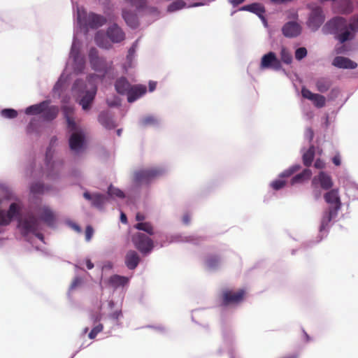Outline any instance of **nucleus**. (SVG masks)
Segmentation results:
<instances>
[{
	"instance_id": "obj_18",
	"label": "nucleus",
	"mask_w": 358,
	"mask_h": 358,
	"mask_svg": "<svg viewBox=\"0 0 358 358\" xmlns=\"http://www.w3.org/2000/svg\"><path fill=\"white\" fill-rule=\"evenodd\" d=\"M332 64L338 68L350 69H354L357 66L356 62L347 57L341 56L336 57L333 60Z\"/></svg>"
},
{
	"instance_id": "obj_56",
	"label": "nucleus",
	"mask_w": 358,
	"mask_h": 358,
	"mask_svg": "<svg viewBox=\"0 0 358 358\" xmlns=\"http://www.w3.org/2000/svg\"><path fill=\"white\" fill-rule=\"evenodd\" d=\"M332 162L333 163L336 165V166H340L341 165V157L339 155H335L333 159H332Z\"/></svg>"
},
{
	"instance_id": "obj_11",
	"label": "nucleus",
	"mask_w": 358,
	"mask_h": 358,
	"mask_svg": "<svg viewBox=\"0 0 358 358\" xmlns=\"http://www.w3.org/2000/svg\"><path fill=\"white\" fill-rule=\"evenodd\" d=\"M324 15L322 8L320 6H316L311 10L310 13L308 26L313 30L316 31L324 22Z\"/></svg>"
},
{
	"instance_id": "obj_17",
	"label": "nucleus",
	"mask_w": 358,
	"mask_h": 358,
	"mask_svg": "<svg viewBox=\"0 0 358 358\" xmlns=\"http://www.w3.org/2000/svg\"><path fill=\"white\" fill-rule=\"evenodd\" d=\"M83 196L85 199L91 201L92 205L98 208H102L106 200V197L103 194L99 193L91 194L88 192H85Z\"/></svg>"
},
{
	"instance_id": "obj_20",
	"label": "nucleus",
	"mask_w": 358,
	"mask_h": 358,
	"mask_svg": "<svg viewBox=\"0 0 358 358\" xmlns=\"http://www.w3.org/2000/svg\"><path fill=\"white\" fill-rule=\"evenodd\" d=\"M140 262L138 253L134 250H129L125 256L124 262L129 269L134 270L137 267Z\"/></svg>"
},
{
	"instance_id": "obj_52",
	"label": "nucleus",
	"mask_w": 358,
	"mask_h": 358,
	"mask_svg": "<svg viewBox=\"0 0 358 358\" xmlns=\"http://www.w3.org/2000/svg\"><path fill=\"white\" fill-rule=\"evenodd\" d=\"M94 234V229L92 227L87 226L85 229V240L87 241H90L93 236Z\"/></svg>"
},
{
	"instance_id": "obj_5",
	"label": "nucleus",
	"mask_w": 358,
	"mask_h": 358,
	"mask_svg": "<svg viewBox=\"0 0 358 358\" xmlns=\"http://www.w3.org/2000/svg\"><path fill=\"white\" fill-rule=\"evenodd\" d=\"M245 295V291L243 289L237 291L226 289L222 292L221 305L222 306H229L239 304L243 301Z\"/></svg>"
},
{
	"instance_id": "obj_54",
	"label": "nucleus",
	"mask_w": 358,
	"mask_h": 358,
	"mask_svg": "<svg viewBox=\"0 0 358 358\" xmlns=\"http://www.w3.org/2000/svg\"><path fill=\"white\" fill-rule=\"evenodd\" d=\"M314 166L318 169H322L325 167V164L321 159H317L315 162Z\"/></svg>"
},
{
	"instance_id": "obj_26",
	"label": "nucleus",
	"mask_w": 358,
	"mask_h": 358,
	"mask_svg": "<svg viewBox=\"0 0 358 358\" xmlns=\"http://www.w3.org/2000/svg\"><path fill=\"white\" fill-rule=\"evenodd\" d=\"M47 101H43L38 104H35L27 107L25 110L27 115H38L45 109Z\"/></svg>"
},
{
	"instance_id": "obj_60",
	"label": "nucleus",
	"mask_w": 358,
	"mask_h": 358,
	"mask_svg": "<svg viewBox=\"0 0 358 358\" xmlns=\"http://www.w3.org/2000/svg\"><path fill=\"white\" fill-rule=\"evenodd\" d=\"M313 194L315 196V199L317 200L320 199V197L321 196V191L320 189H315L313 191Z\"/></svg>"
},
{
	"instance_id": "obj_44",
	"label": "nucleus",
	"mask_w": 358,
	"mask_h": 358,
	"mask_svg": "<svg viewBox=\"0 0 358 358\" xmlns=\"http://www.w3.org/2000/svg\"><path fill=\"white\" fill-rule=\"evenodd\" d=\"M31 192L34 194H41L44 192V186L40 182H36L31 185Z\"/></svg>"
},
{
	"instance_id": "obj_25",
	"label": "nucleus",
	"mask_w": 358,
	"mask_h": 358,
	"mask_svg": "<svg viewBox=\"0 0 358 358\" xmlns=\"http://www.w3.org/2000/svg\"><path fill=\"white\" fill-rule=\"evenodd\" d=\"M41 219L49 226H52L55 222V215L52 211L48 207L41 209Z\"/></svg>"
},
{
	"instance_id": "obj_41",
	"label": "nucleus",
	"mask_w": 358,
	"mask_h": 358,
	"mask_svg": "<svg viewBox=\"0 0 358 358\" xmlns=\"http://www.w3.org/2000/svg\"><path fill=\"white\" fill-rule=\"evenodd\" d=\"M300 169H301L300 165H299V164L294 165V166L289 167L288 169L284 171L281 173L280 176L285 177V178H288V177L291 176L292 174H294L295 172L299 171Z\"/></svg>"
},
{
	"instance_id": "obj_38",
	"label": "nucleus",
	"mask_w": 358,
	"mask_h": 358,
	"mask_svg": "<svg viewBox=\"0 0 358 358\" xmlns=\"http://www.w3.org/2000/svg\"><path fill=\"white\" fill-rule=\"evenodd\" d=\"M108 194L110 196H116L118 198H124V192L120 190V189L115 188L113 187L112 185H110L108 189Z\"/></svg>"
},
{
	"instance_id": "obj_37",
	"label": "nucleus",
	"mask_w": 358,
	"mask_h": 358,
	"mask_svg": "<svg viewBox=\"0 0 358 358\" xmlns=\"http://www.w3.org/2000/svg\"><path fill=\"white\" fill-rule=\"evenodd\" d=\"M56 141H57V138L56 137H52L51 138V140H50V147L48 148V149L46 150L45 160H46V164H47L48 166H49V164L50 163V160L52 159V153L51 147L55 145Z\"/></svg>"
},
{
	"instance_id": "obj_24",
	"label": "nucleus",
	"mask_w": 358,
	"mask_h": 358,
	"mask_svg": "<svg viewBox=\"0 0 358 358\" xmlns=\"http://www.w3.org/2000/svg\"><path fill=\"white\" fill-rule=\"evenodd\" d=\"M122 17L127 24L131 28H136L138 25V20L134 13L128 11L126 9L122 10Z\"/></svg>"
},
{
	"instance_id": "obj_16",
	"label": "nucleus",
	"mask_w": 358,
	"mask_h": 358,
	"mask_svg": "<svg viewBox=\"0 0 358 358\" xmlns=\"http://www.w3.org/2000/svg\"><path fill=\"white\" fill-rule=\"evenodd\" d=\"M282 31L285 36L293 38L299 35L301 27L296 22H289L282 27Z\"/></svg>"
},
{
	"instance_id": "obj_27",
	"label": "nucleus",
	"mask_w": 358,
	"mask_h": 358,
	"mask_svg": "<svg viewBox=\"0 0 358 358\" xmlns=\"http://www.w3.org/2000/svg\"><path fill=\"white\" fill-rule=\"evenodd\" d=\"M94 41L96 44L104 49H110L112 45L106 39L104 34L102 31H97L94 36Z\"/></svg>"
},
{
	"instance_id": "obj_2",
	"label": "nucleus",
	"mask_w": 358,
	"mask_h": 358,
	"mask_svg": "<svg viewBox=\"0 0 358 358\" xmlns=\"http://www.w3.org/2000/svg\"><path fill=\"white\" fill-rule=\"evenodd\" d=\"M78 21L85 28L97 29L106 24V19L102 15L94 13L87 14L83 9H78Z\"/></svg>"
},
{
	"instance_id": "obj_46",
	"label": "nucleus",
	"mask_w": 358,
	"mask_h": 358,
	"mask_svg": "<svg viewBox=\"0 0 358 358\" xmlns=\"http://www.w3.org/2000/svg\"><path fill=\"white\" fill-rule=\"evenodd\" d=\"M66 120L67 122L68 129L71 131H73V133L78 132V127H77L76 123L75 120H73V117H70V118L68 117V119H66Z\"/></svg>"
},
{
	"instance_id": "obj_45",
	"label": "nucleus",
	"mask_w": 358,
	"mask_h": 358,
	"mask_svg": "<svg viewBox=\"0 0 358 358\" xmlns=\"http://www.w3.org/2000/svg\"><path fill=\"white\" fill-rule=\"evenodd\" d=\"M307 55V50L306 48H299L295 51V58L297 60H301Z\"/></svg>"
},
{
	"instance_id": "obj_10",
	"label": "nucleus",
	"mask_w": 358,
	"mask_h": 358,
	"mask_svg": "<svg viewBox=\"0 0 358 358\" xmlns=\"http://www.w3.org/2000/svg\"><path fill=\"white\" fill-rule=\"evenodd\" d=\"M324 199L329 205L327 209L338 212L342 206L338 189H331L324 194Z\"/></svg>"
},
{
	"instance_id": "obj_9",
	"label": "nucleus",
	"mask_w": 358,
	"mask_h": 358,
	"mask_svg": "<svg viewBox=\"0 0 358 358\" xmlns=\"http://www.w3.org/2000/svg\"><path fill=\"white\" fill-rule=\"evenodd\" d=\"M260 66L263 69H271L274 71H280L282 69V64L273 52H269L262 57Z\"/></svg>"
},
{
	"instance_id": "obj_39",
	"label": "nucleus",
	"mask_w": 358,
	"mask_h": 358,
	"mask_svg": "<svg viewBox=\"0 0 358 358\" xmlns=\"http://www.w3.org/2000/svg\"><path fill=\"white\" fill-rule=\"evenodd\" d=\"M157 123V120L152 115L146 116L141 119V124L143 127L154 125Z\"/></svg>"
},
{
	"instance_id": "obj_14",
	"label": "nucleus",
	"mask_w": 358,
	"mask_h": 358,
	"mask_svg": "<svg viewBox=\"0 0 358 358\" xmlns=\"http://www.w3.org/2000/svg\"><path fill=\"white\" fill-rule=\"evenodd\" d=\"M85 136L81 131L73 132L69 138V147L71 150L78 152L84 145Z\"/></svg>"
},
{
	"instance_id": "obj_63",
	"label": "nucleus",
	"mask_w": 358,
	"mask_h": 358,
	"mask_svg": "<svg viewBox=\"0 0 358 358\" xmlns=\"http://www.w3.org/2000/svg\"><path fill=\"white\" fill-rule=\"evenodd\" d=\"M82 85H83V81L80 80H76V82L73 84V89H76L77 87Z\"/></svg>"
},
{
	"instance_id": "obj_35",
	"label": "nucleus",
	"mask_w": 358,
	"mask_h": 358,
	"mask_svg": "<svg viewBox=\"0 0 358 358\" xmlns=\"http://www.w3.org/2000/svg\"><path fill=\"white\" fill-rule=\"evenodd\" d=\"M186 3L183 0H176L171 3L168 7L169 12H174L185 8Z\"/></svg>"
},
{
	"instance_id": "obj_49",
	"label": "nucleus",
	"mask_w": 358,
	"mask_h": 358,
	"mask_svg": "<svg viewBox=\"0 0 358 358\" xmlns=\"http://www.w3.org/2000/svg\"><path fill=\"white\" fill-rule=\"evenodd\" d=\"M315 94L310 92L308 89L306 87H302L301 89V95L303 98L307 99L308 100L313 99Z\"/></svg>"
},
{
	"instance_id": "obj_3",
	"label": "nucleus",
	"mask_w": 358,
	"mask_h": 358,
	"mask_svg": "<svg viewBox=\"0 0 358 358\" xmlns=\"http://www.w3.org/2000/svg\"><path fill=\"white\" fill-rule=\"evenodd\" d=\"M88 57L92 69L101 73L102 77L113 69V62H107L106 58L99 57L96 48H91Z\"/></svg>"
},
{
	"instance_id": "obj_48",
	"label": "nucleus",
	"mask_w": 358,
	"mask_h": 358,
	"mask_svg": "<svg viewBox=\"0 0 358 358\" xmlns=\"http://www.w3.org/2000/svg\"><path fill=\"white\" fill-rule=\"evenodd\" d=\"M285 185V181L282 180H276L271 182V186L275 190H279Z\"/></svg>"
},
{
	"instance_id": "obj_62",
	"label": "nucleus",
	"mask_w": 358,
	"mask_h": 358,
	"mask_svg": "<svg viewBox=\"0 0 358 358\" xmlns=\"http://www.w3.org/2000/svg\"><path fill=\"white\" fill-rule=\"evenodd\" d=\"M120 220L122 223H127V216L124 213H122L120 215Z\"/></svg>"
},
{
	"instance_id": "obj_8",
	"label": "nucleus",
	"mask_w": 358,
	"mask_h": 358,
	"mask_svg": "<svg viewBox=\"0 0 358 358\" xmlns=\"http://www.w3.org/2000/svg\"><path fill=\"white\" fill-rule=\"evenodd\" d=\"M18 227L23 236H27L30 233L34 234L38 229V221L34 215H30L24 219H19Z\"/></svg>"
},
{
	"instance_id": "obj_4",
	"label": "nucleus",
	"mask_w": 358,
	"mask_h": 358,
	"mask_svg": "<svg viewBox=\"0 0 358 358\" xmlns=\"http://www.w3.org/2000/svg\"><path fill=\"white\" fill-rule=\"evenodd\" d=\"M164 173L162 168L152 167L136 171L134 173L133 180L136 183H149L152 180L160 177Z\"/></svg>"
},
{
	"instance_id": "obj_28",
	"label": "nucleus",
	"mask_w": 358,
	"mask_h": 358,
	"mask_svg": "<svg viewBox=\"0 0 358 358\" xmlns=\"http://www.w3.org/2000/svg\"><path fill=\"white\" fill-rule=\"evenodd\" d=\"M99 123L107 129H111L115 127L114 122L108 112H101L98 117Z\"/></svg>"
},
{
	"instance_id": "obj_40",
	"label": "nucleus",
	"mask_w": 358,
	"mask_h": 358,
	"mask_svg": "<svg viewBox=\"0 0 358 358\" xmlns=\"http://www.w3.org/2000/svg\"><path fill=\"white\" fill-rule=\"evenodd\" d=\"M220 262L219 257L216 255L210 256L206 260V264L209 268H213L217 266Z\"/></svg>"
},
{
	"instance_id": "obj_59",
	"label": "nucleus",
	"mask_w": 358,
	"mask_h": 358,
	"mask_svg": "<svg viewBox=\"0 0 358 358\" xmlns=\"http://www.w3.org/2000/svg\"><path fill=\"white\" fill-rule=\"evenodd\" d=\"M245 0H229V2L234 6H236L242 3H243Z\"/></svg>"
},
{
	"instance_id": "obj_57",
	"label": "nucleus",
	"mask_w": 358,
	"mask_h": 358,
	"mask_svg": "<svg viewBox=\"0 0 358 358\" xmlns=\"http://www.w3.org/2000/svg\"><path fill=\"white\" fill-rule=\"evenodd\" d=\"M136 220L139 222H143V221L145 220V216L141 213H137L136 215Z\"/></svg>"
},
{
	"instance_id": "obj_21",
	"label": "nucleus",
	"mask_w": 358,
	"mask_h": 358,
	"mask_svg": "<svg viewBox=\"0 0 358 358\" xmlns=\"http://www.w3.org/2000/svg\"><path fill=\"white\" fill-rule=\"evenodd\" d=\"M131 84L127 79L124 77H121L115 81V88L117 92L120 94L124 95L127 94L131 87Z\"/></svg>"
},
{
	"instance_id": "obj_33",
	"label": "nucleus",
	"mask_w": 358,
	"mask_h": 358,
	"mask_svg": "<svg viewBox=\"0 0 358 358\" xmlns=\"http://www.w3.org/2000/svg\"><path fill=\"white\" fill-rule=\"evenodd\" d=\"M280 62L286 64H290L292 62V55L287 48L282 47L280 50Z\"/></svg>"
},
{
	"instance_id": "obj_55",
	"label": "nucleus",
	"mask_w": 358,
	"mask_h": 358,
	"mask_svg": "<svg viewBox=\"0 0 358 358\" xmlns=\"http://www.w3.org/2000/svg\"><path fill=\"white\" fill-rule=\"evenodd\" d=\"M101 319V315L99 312H96L95 313L92 314L91 315V320L94 323H96L97 322H99Z\"/></svg>"
},
{
	"instance_id": "obj_61",
	"label": "nucleus",
	"mask_w": 358,
	"mask_h": 358,
	"mask_svg": "<svg viewBox=\"0 0 358 358\" xmlns=\"http://www.w3.org/2000/svg\"><path fill=\"white\" fill-rule=\"evenodd\" d=\"M86 266L88 269H92L94 268V264L90 259L86 261Z\"/></svg>"
},
{
	"instance_id": "obj_47",
	"label": "nucleus",
	"mask_w": 358,
	"mask_h": 358,
	"mask_svg": "<svg viewBox=\"0 0 358 358\" xmlns=\"http://www.w3.org/2000/svg\"><path fill=\"white\" fill-rule=\"evenodd\" d=\"M127 3H130L131 6L136 7L139 9L143 8L145 3L146 0H125Z\"/></svg>"
},
{
	"instance_id": "obj_36",
	"label": "nucleus",
	"mask_w": 358,
	"mask_h": 358,
	"mask_svg": "<svg viewBox=\"0 0 358 358\" xmlns=\"http://www.w3.org/2000/svg\"><path fill=\"white\" fill-rule=\"evenodd\" d=\"M313 104L317 108H322L325 106L326 99L324 96L315 94L313 99H311Z\"/></svg>"
},
{
	"instance_id": "obj_64",
	"label": "nucleus",
	"mask_w": 358,
	"mask_h": 358,
	"mask_svg": "<svg viewBox=\"0 0 358 358\" xmlns=\"http://www.w3.org/2000/svg\"><path fill=\"white\" fill-rule=\"evenodd\" d=\"M156 87V83H149V89L150 91H153Z\"/></svg>"
},
{
	"instance_id": "obj_13",
	"label": "nucleus",
	"mask_w": 358,
	"mask_h": 358,
	"mask_svg": "<svg viewBox=\"0 0 358 358\" xmlns=\"http://www.w3.org/2000/svg\"><path fill=\"white\" fill-rule=\"evenodd\" d=\"M106 34L108 38L113 43H120L125 38V34L124 31L116 24H113L108 28Z\"/></svg>"
},
{
	"instance_id": "obj_43",
	"label": "nucleus",
	"mask_w": 358,
	"mask_h": 358,
	"mask_svg": "<svg viewBox=\"0 0 358 358\" xmlns=\"http://www.w3.org/2000/svg\"><path fill=\"white\" fill-rule=\"evenodd\" d=\"M1 115L6 118H15L17 115V112L12 108H6L1 110Z\"/></svg>"
},
{
	"instance_id": "obj_29",
	"label": "nucleus",
	"mask_w": 358,
	"mask_h": 358,
	"mask_svg": "<svg viewBox=\"0 0 358 358\" xmlns=\"http://www.w3.org/2000/svg\"><path fill=\"white\" fill-rule=\"evenodd\" d=\"M312 176V171L308 169H304L301 173L296 174L294 176L291 180V183L292 185L296 183H301L304 180H309Z\"/></svg>"
},
{
	"instance_id": "obj_42",
	"label": "nucleus",
	"mask_w": 358,
	"mask_h": 358,
	"mask_svg": "<svg viewBox=\"0 0 358 358\" xmlns=\"http://www.w3.org/2000/svg\"><path fill=\"white\" fill-rule=\"evenodd\" d=\"M103 329V326L102 324H98L95 327H93V329L91 330V331L88 334V337L90 339H94L96 338L97 334L100 332H101Z\"/></svg>"
},
{
	"instance_id": "obj_32",
	"label": "nucleus",
	"mask_w": 358,
	"mask_h": 358,
	"mask_svg": "<svg viewBox=\"0 0 358 358\" xmlns=\"http://www.w3.org/2000/svg\"><path fill=\"white\" fill-rule=\"evenodd\" d=\"M315 85L317 91L324 93L331 87V82L328 78H320L316 80Z\"/></svg>"
},
{
	"instance_id": "obj_53",
	"label": "nucleus",
	"mask_w": 358,
	"mask_h": 358,
	"mask_svg": "<svg viewBox=\"0 0 358 358\" xmlns=\"http://www.w3.org/2000/svg\"><path fill=\"white\" fill-rule=\"evenodd\" d=\"M305 135L306 137L308 139V141L311 142L314 137V131L311 128H308L306 130Z\"/></svg>"
},
{
	"instance_id": "obj_31",
	"label": "nucleus",
	"mask_w": 358,
	"mask_h": 358,
	"mask_svg": "<svg viewBox=\"0 0 358 358\" xmlns=\"http://www.w3.org/2000/svg\"><path fill=\"white\" fill-rule=\"evenodd\" d=\"M127 278L118 275H113L108 280L110 285L115 288H117L120 286H124L127 283Z\"/></svg>"
},
{
	"instance_id": "obj_22",
	"label": "nucleus",
	"mask_w": 358,
	"mask_h": 358,
	"mask_svg": "<svg viewBox=\"0 0 358 358\" xmlns=\"http://www.w3.org/2000/svg\"><path fill=\"white\" fill-rule=\"evenodd\" d=\"M43 118L47 121L55 119L59 113V108L56 106H50V101H47L45 109L42 112Z\"/></svg>"
},
{
	"instance_id": "obj_1",
	"label": "nucleus",
	"mask_w": 358,
	"mask_h": 358,
	"mask_svg": "<svg viewBox=\"0 0 358 358\" xmlns=\"http://www.w3.org/2000/svg\"><path fill=\"white\" fill-rule=\"evenodd\" d=\"M352 26L348 24L347 20L343 17H334L327 21L322 27V32L325 34H334L341 43H343L353 38Z\"/></svg>"
},
{
	"instance_id": "obj_58",
	"label": "nucleus",
	"mask_w": 358,
	"mask_h": 358,
	"mask_svg": "<svg viewBox=\"0 0 358 358\" xmlns=\"http://www.w3.org/2000/svg\"><path fill=\"white\" fill-rule=\"evenodd\" d=\"M182 222L185 224H189L190 222V215L188 213H185L182 216Z\"/></svg>"
},
{
	"instance_id": "obj_19",
	"label": "nucleus",
	"mask_w": 358,
	"mask_h": 358,
	"mask_svg": "<svg viewBox=\"0 0 358 358\" xmlns=\"http://www.w3.org/2000/svg\"><path fill=\"white\" fill-rule=\"evenodd\" d=\"M338 212L336 210H325L321 218V222L320 226V231H322L326 229V228L329 226L331 221L335 218L338 215Z\"/></svg>"
},
{
	"instance_id": "obj_7",
	"label": "nucleus",
	"mask_w": 358,
	"mask_h": 358,
	"mask_svg": "<svg viewBox=\"0 0 358 358\" xmlns=\"http://www.w3.org/2000/svg\"><path fill=\"white\" fill-rule=\"evenodd\" d=\"M132 242L135 247L142 253L150 252L153 247L152 240L144 234L138 232L132 236Z\"/></svg>"
},
{
	"instance_id": "obj_50",
	"label": "nucleus",
	"mask_w": 358,
	"mask_h": 358,
	"mask_svg": "<svg viewBox=\"0 0 358 358\" xmlns=\"http://www.w3.org/2000/svg\"><path fill=\"white\" fill-rule=\"evenodd\" d=\"M62 109H63L64 117L66 119H68V117L70 118V117H73V109L72 107L66 106H64Z\"/></svg>"
},
{
	"instance_id": "obj_12",
	"label": "nucleus",
	"mask_w": 358,
	"mask_h": 358,
	"mask_svg": "<svg viewBox=\"0 0 358 358\" xmlns=\"http://www.w3.org/2000/svg\"><path fill=\"white\" fill-rule=\"evenodd\" d=\"M317 182L320 183L321 188L324 190L330 189L334 185L331 177L323 171L320 172L317 177L313 178L312 186L315 187Z\"/></svg>"
},
{
	"instance_id": "obj_23",
	"label": "nucleus",
	"mask_w": 358,
	"mask_h": 358,
	"mask_svg": "<svg viewBox=\"0 0 358 358\" xmlns=\"http://www.w3.org/2000/svg\"><path fill=\"white\" fill-rule=\"evenodd\" d=\"M241 10L250 11L251 13H255L261 19L265 21V18L264 17V14L265 13L264 7L258 3H253L249 5L244 6L242 7Z\"/></svg>"
},
{
	"instance_id": "obj_6",
	"label": "nucleus",
	"mask_w": 358,
	"mask_h": 358,
	"mask_svg": "<svg viewBox=\"0 0 358 358\" xmlns=\"http://www.w3.org/2000/svg\"><path fill=\"white\" fill-rule=\"evenodd\" d=\"M97 77V75L92 74L87 78L90 87L89 90L85 91V95L80 99L79 101V103L82 106L83 109L85 110L90 108L91 104L94 99L97 91V87L94 83V79Z\"/></svg>"
},
{
	"instance_id": "obj_34",
	"label": "nucleus",
	"mask_w": 358,
	"mask_h": 358,
	"mask_svg": "<svg viewBox=\"0 0 358 358\" xmlns=\"http://www.w3.org/2000/svg\"><path fill=\"white\" fill-rule=\"evenodd\" d=\"M134 228L138 230L143 231L149 235L154 234V229L150 222H138L134 225Z\"/></svg>"
},
{
	"instance_id": "obj_30",
	"label": "nucleus",
	"mask_w": 358,
	"mask_h": 358,
	"mask_svg": "<svg viewBox=\"0 0 358 358\" xmlns=\"http://www.w3.org/2000/svg\"><path fill=\"white\" fill-rule=\"evenodd\" d=\"M315 157V146L311 145L307 151H306L302 157L304 166L309 167L311 166Z\"/></svg>"
},
{
	"instance_id": "obj_15",
	"label": "nucleus",
	"mask_w": 358,
	"mask_h": 358,
	"mask_svg": "<svg viewBox=\"0 0 358 358\" xmlns=\"http://www.w3.org/2000/svg\"><path fill=\"white\" fill-rule=\"evenodd\" d=\"M146 92V87L142 85H131L127 94V101L132 103Z\"/></svg>"
},
{
	"instance_id": "obj_51",
	"label": "nucleus",
	"mask_w": 358,
	"mask_h": 358,
	"mask_svg": "<svg viewBox=\"0 0 358 358\" xmlns=\"http://www.w3.org/2000/svg\"><path fill=\"white\" fill-rule=\"evenodd\" d=\"M138 46V41H136L128 50L127 59H131L134 57Z\"/></svg>"
}]
</instances>
